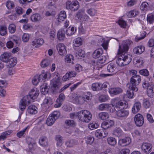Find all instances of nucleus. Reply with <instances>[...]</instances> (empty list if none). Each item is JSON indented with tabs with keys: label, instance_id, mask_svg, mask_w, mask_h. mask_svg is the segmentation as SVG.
<instances>
[{
	"label": "nucleus",
	"instance_id": "obj_49",
	"mask_svg": "<svg viewBox=\"0 0 154 154\" xmlns=\"http://www.w3.org/2000/svg\"><path fill=\"white\" fill-rule=\"evenodd\" d=\"M87 12L91 16H95L97 13V10L94 8H90L87 10Z\"/></svg>",
	"mask_w": 154,
	"mask_h": 154
},
{
	"label": "nucleus",
	"instance_id": "obj_16",
	"mask_svg": "<svg viewBox=\"0 0 154 154\" xmlns=\"http://www.w3.org/2000/svg\"><path fill=\"white\" fill-rule=\"evenodd\" d=\"M11 53L8 52H5L2 54L0 57V59L3 62L6 63L11 58Z\"/></svg>",
	"mask_w": 154,
	"mask_h": 154
},
{
	"label": "nucleus",
	"instance_id": "obj_51",
	"mask_svg": "<svg viewBox=\"0 0 154 154\" xmlns=\"http://www.w3.org/2000/svg\"><path fill=\"white\" fill-rule=\"evenodd\" d=\"M140 74L144 76H148L149 74V72L148 70L146 69H143L139 71Z\"/></svg>",
	"mask_w": 154,
	"mask_h": 154
},
{
	"label": "nucleus",
	"instance_id": "obj_46",
	"mask_svg": "<svg viewBox=\"0 0 154 154\" xmlns=\"http://www.w3.org/2000/svg\"><path fill=\"white\" fill-rule=\"evenodd\" d=\"M7 33V27L4 26H0V34L2 36L5 35Z\"/></svg>",
	"mask_w": 154,
	"mask_h": 154
},
{
	"label": "nucleus",
	"instance_id": "obj_21",
	"mask_svg": "<svg viewBox=\"0 0 154 154\" xmlns=\"http://www.w3.org/2000/svg\"><path fill=\"white\" fill-rule=\"evenodd\" d=\"M143 88L146 89L149 88H152L154 86L152 83L148 81V79H145L142 81Z\"/></svg>",
	"mask_w": 154,
	"mask_h": 154
},
{
	"label": "nucleus",
	"instance_id": "obj_34",
	"mask_svg": "<svg viewBox=\"0 0 154 154\" xmlns=\"http://www.w3.org/2000/svg\"><path fill=\"white\" fill-rule=\"evenodd\" d=\"M76 73L75 71H71L69 72H67L63 76V78L64 81H66L67 79L72 77H74L76 76Z\"/></svg>",
	"mask_w": 154,
	"mask_h": 154
},
{
	"label": "nucleus",
	"instance_id": "obj_56",
	"mask_svg": "<svg viewBox=\"0 0 154 154\" xmlns=\"http://www.w3.org/2000/svg\"><path fill=\"white\" fill-rule=\"evenodd\" d=\"M84 10H80L79 11L76 15V17H77L78 19L81 20L82 18L83 15L84 13Z\"/></svg>",
	"mask_w": 154,
	"mask_h": 154
},
{
	"label": "nucleus",
	"instance_id": "obj_22",
	"mask_svg": "<svg viewBox=\"0 0 154 154\" xmlns=\"http://www.w3.org/2000/svg\"><path fill=\"white\" fill-rule=\"evenodd\" d=\"M141 103L140 102L135 103L132 109V111L133 113L137 112L140 109Z\"/></svg>",
	"mask_w": 154,
	"mask_h": 154
},
{
	"label": "nucleus",
	"instance_id": "obj_59",
	"mask_svg": "<svg viewBox=\"0 0 154 154\" xmlns=\"http://www.w3.org/2000/svg\"><path fill=\"white\" fill-rule=\"evenodd\" d=\"M102 132H103V131L101 130H97L95 132V135L97 138H100L102 137Z\"/></svg>",
	"mask_w": 154,
	"mask_h": 154
},
{
	"label": "nucleus",
	"instance_id": "obj_57",
	"mask_svg": "<svg viewBox=\"0 0 154 154\" xmlns=\"http://www.w3.org/2000/svg\"><path fill=\"white\" fill-rule=\"evenodd\" d=\"M65 96L63 93H61L59 95L58 98L57 99L56 102H62L65 99Z\"/></svg>",
	"mask_w": 154,
	"mask_h": 154
},
{
	"label": "nucleus",
	"instance_id": "obj_26",
	"mask_svg": "<svg viewBox=\"0 0 154 154\" xmlns=\"http://www.w3.org/2000/svg\"><path fill=\"white\" fill-rule=\"evenodd\" d=\"M145 50V48L142 46H139L135 47L133 49V52L134 54H139L143 53Z\"/></svg>",
	"mask_w": 154,
	"mask_h": 154
},
{
	"label": "nucleus",
	"instance_id": "obj_29",
	"mask_svg": "<svg viewBox=\"0 0 154 154\" xmlns=\"http://www.w3.org/2000/svg\"><path fill=\"white\" fill-rule=\"evenodd\" d=\"M41 18V16L38 13L32 14L30 17L31 21L35 22H37L40 21Z\"/></svg>",
	"mask_w": 154,
	"mask_h": 154
},
{
	"label": "nucleus",
	"instance_id": "obj_60",
	"mask_svg": "<svg viewBox=\"0 0 154 154\" xmlns=\"http://www.w3.org/2000/svg\"><path fill=\"white\" fill-rule=\"evenodd\" d=\"M15 10L18 15H20L23 13L24 11L22 8L20 7H16Z\"/></svg>",
	"mask_w": 154,
	"mask_h": 154
},
{
	"label": "nucleus",
	"instance_id": "obj_5",
	"mask_svg": "<svg viewBox=\"0 0 154 154\" xmlns=\"http://www.w3.org/2000/svg\"><path fill=\"white\" fill-rule=\"evenodd\" d=\"M51 77L50 73L48 72H45L44 71H42L41 74L39 76H35L32 80L33 84L35 85H37L39 82H42L43 80L46 79L50 78Z\"/></svg>",
	"mask_w": 154,
	"mask_h": 154
},
{
	"label": "nucleus",
	"instance_id": "obj_23",
	"mask_svg": "<svg viewBox=\"0 0 154 154\" xmlns=\"http://www.w3.org/2000/svg\"><path fill=\"white\" fill-rule=\"evenodd\" d=\"M17 60L16 57L11 58L7 63H8L7 67L8 68H11L14 66L16 64Z\"/></svg>",
	"mask_w": 154,
	"mask_h": 154
},
{
	"label": "nucleus",
	"instance_id": "obj_64",
	"mask_svg": "<svg viewBox=\"0 0 154 154\" xmlns=\"http://www.w3.org/2000/svg\"><path fill=\"white\" fill-rule=\"evenodd\" d=\"M130 150L128 149H123L120 150L118 154H129Z\"/></svg>",
	"mask_w": 154,
	"mask_h": 154
},
{
	"label": "nucleus",
	"instance_id": "obj_37",
	"mask_svg": "<svg viewBox=\"0 0 154 154\" xmlns=\"http://www.w3.org/2000/svg\"><path fill=\"white\" fill-rule=\"evenodd\" d=\"M139 12L136 10H132L128 12L127 14V16L129 17H135L138 15Z\"/></svg>",
	"mask_w": 154,
	"mask_h": 154
},
{
	"label": "nucleus",
	"instance_id": "obj_17",
	"mask_svg": "<svg viewBox=\"0 0 154 154\" xmlns=\"http://www.w3.org/2000/svg\"><path fill=\"white\" fill-rule=\"evenodd\" d=\"M109 93L111 96L116 95L122 92V90L120 88H112L109 89Z\"/></svg>",
	"mask_w": 154,
	"mask_h": 154
},
{
	"label": "nucleus",
	"instance_id": "obj_40",
	"mask_svg": "<svg viewBox=\"0 0 154 154\" xmlns=\"http://www.w3.org/2000/svg\"><path fill=\"white\" fill-rule=\"evenodd\" d=\"M77 144V142L76 140L73 139L69 140L67 141L65 144L67 147H72L74 146Z\"/></svg>",
	"mask_w": 154,
	"mask_h": 154
},
{
	"label": "nucleus",
	"instance_id": "obj_62",
	"mask_svg": "<svg viewBox=\"0 0 154 154\" xmlns=\"http://www.w3.org/2000/svg\"><path fill=\"white\" fill-rule=\"evenodd\" d=\"M114 105L116 108H120L123 106L124 103L121 101H116Z\"/></svg>",
	"mask_w": 154,
	"mask_h": 154
},
{
	"label": "nucleus",
	"instance_id": "obj_12",
	"mask_svg": "<svg viewBox=\"0 0 154 154\" xmlns=\"http://www.w3.org/2000/svg\"><path fill=\"white\" fill-rule=\"evenodd\" d=\"M99 109L102 111L107 110L110 112H113L115 109L114 106H113L106 103L101 104L99 106Z\"/></svg>",
	"mask_w": 154,
	"mask_h": 154
},
{
	"label": "nucleus",
	"instance_id": "obj_19",
	"mask_svg": "<svg viewBox=\"0 0 154 154\" xmlns=\"http://www.w3.org/2000/svg\"><path fill=\"white\" fill-rule=\"evenodd\" d=\"M103 53V50L102 48H98L94 51L92 56L94 58H97L100 57Z\"/></svg>",
	"mask_w": 154,
	"mask_h": 154
},
{
	"label": "nucleus",
	"instance_id": "obj_18",
	"mask_svg": "<svg viewBox=\"0 0 154 154\" xmlns=\"http://www.w3.org/2000/svg\"><path fill=\"white\" fill-rule=\"evenodd\" d=\"M114 124L113 120H110L103 122L101 125V127L104 129H106L112 126Z\"/></svg>",
	"mask_w": 154,
	"mask_h": 154
},
{
	"label": "nucleus",
	"instance_id": "obj_41",
	"mask_svg": "<svg viewBox=\"0 0 154 154\" xmlns=\"http://www.w3.org/2000/svg\"><path fill=\"white\" fill-rule=\"evenodd\" d=\"M98 99L100 102H103L108 101L109 99V98L107 95L102 94L99 97Z\"/></svg>",
	"mask_w": 154,
	"mask_h": 154
},
{
	"label": "nucleus",
	"instance_id": "obj_28",
	"mask_svg": "<svg viewBox=\"0 0 154 154\" xmlns=\"http://www.w3.org/2000/svg\"><path fill=\"white\" fill-rule=\"evenodd\" d=\"M65 31L64 29L60 30L57 33V37L58 39L60 40H62L65 38Z\"/></svg>",
	"mask_w": 154,
	"mask_h": 154
},
{
	"label": "nucleus",
	"instance_id": "obj_61",
	"mask_svg": "<svg viewBox=\"0 0 154 154\" xmlns=\"http://www.w3.org/2000/svg\"><path fill=\"white\" fill-rule=\"evenodd\" d=\"M7 8L9 9H11L14 7V2L12 1H8L6 4Z\"/></svg>",
	"mask_w": 154,
	"mask_h": 154
},
{
	"label": "nucleus",
	"instance_id": "obj_13",
	"mask_svg": "<svg viewBox=\"0 0 154 154\" xmlns=\"http://www.w3.org/2000/svg\"><path fill=\"white\" fill-rule=\"evenodd\" d=\"M131 142V139L128 137L119 139L118 141V144L119 146L124 147L128 145Z\"/></svg>",
	"mask_w": 154,
	"mask_h": 154
},
{
	"label": "nucleus",
	"instance_id": "obj_50",
	"mask_svg": "<svg viewBox=\"0 0 154 154\" xmlns=\"http://www.w3.org/2000/svg\"><path fill=\"white\" fill-rule=\"evenodd\" d=\"M85 140L87 143L91 144L94 140V138L91 136H88L86 138Z\"/></svg>",
	"mask_w": 154,
	"mask_h": 154
},
{
	"label": "nucleus",
	"instance_id": "obj_1",
	"mask_svg": "<svg viewBox=\"0 0 154 154\" xmlns=\"http://www.w3.org/2000/svg\"><path fill=\"white\" fill-rule=\"evenodd\" d=\"M39 93L38 90L36 88H34L31 90L28 95L20 100L19 105L20 109L21 111H23L26 109L27 102L28 104L33 102V100L37 98Z\"/></svg>",
	"mask_w": 154,
	"mask_h": 154
},
{
	"label": "nucleus",
	"instance_id": "obj_58",
	"mask_svg": "<svg viewBox=\"0 0 154 154\" xmlns=\"http://www.w3.org/2000/svg\"><path fill=\"white\" fill-rule=\"evenodd\" d=\"M98 124L95 122L90 123L88 125V128L91 130L97 128L98 127Z\"/></svg>",
	"mask_w": 154,
	"mask_h": 154
},
{
	"label": "nucleus",
	"instance_id": "obj_31",
	"mask_svg": "<svg viewBox=\"0 0 154 154\" xmlns=\"http://www.w3.org/2000/svg\"><path fill=\"white\" fill-rule=\"evenodd\" d=\"M76 30V28L75 29L73 27H69L65 30L67 35L70 36L74 34Z\"/></svg>",
	"mask_w": 154,
	"mask_h": 154
},
{
	"label": "nucleus",
	"instance_id": "obj_25",
	"mask_svg": "<svg viewBox=\"0 0 154 154\" xmlns=\"http://www.w3.org/2000/svg\"><path fill=\"white\" fill-rule=\"evenodd\" d=\"M92 97L91 93L89 92L83 93L82 95V99L84 101H89L91 100Z\"/></svg>",
	"mask_w": 154,
	"mask_h": 154
},
{
	"label": "nucleus",
	"instance_id": "obj_48",
	"mask_svg": "<svg viewBox=\"0 0 154 154\" xmlns=\"http://www.w3.org/2000/svg\"><path fill=\"white\" fill-rule=\"evenodd\" d=\"M98 58L97 60V63L98 64L103 63L106 62V57L105 56H101Z\"/></svg>",
	"mask_w": 154,
	"mask_h": 154
},
{
	"label": "nucleus",
	"instance_id": "obj_35",
	"mask_svg": "<svg viewBox=\"0 0 154 154\" xmlns=\"http://www.w3.org/2000/svg\"><path fill=\"white\" fill-rule=\"evenodd\" d=\"M12 131L8 130L2 133L0 135V141L4 140L7 137V136L12 132Z\"/></svg>",
	"mask_w": 154,
	"mask_h": 154
},
{
	"label": "nucleus",
	"instance_id": "obj_4",
	"mask_svg": "<svg viewBox=\"0 0 154 154\" xmlns=\"http://www.w3.org/2000/svg\"><path fill=\"white\" fill-rule=\"evenodd\" d=\"M141 81L140 76L139 75L132 76L130 79V83L127 85V87L129 89H132L135 92L138 91L136 86L140 83Z\"/></svg>",
	"mask_w": 154,
	"mask_h": 154
},
{
	"label": "nucleus",
	"instance_id": "obj_55",
	"mask_svg": "<svg viewBox=\"0 0 154 154\" xmlns=\"http://www.w3.org/2000/svg\"><path fill=\"white\" fill-rule=\"evenodd\" d=\"M153 87L152 88H149L146 89L147 90V94L148 96L151 98H152L154 95L153 91Z\"/></svg>",
	"mask_w": 154,
	"mask_h": 154
},
{
	"label": "nucleus",
	"instance_id": "obj_63",
	"mask_svg": "<svg viewBox=\"0 0 154 154\" xmlns=\"http://www.w3.org/2000/svg\"><path fill=\"white\" fill-rule=\"evenodd\" d=\"M44 103L48 105H50L52 104L51 99L48 97H46L44 100Z\"/></svg>",
	"mask_w": 154,
	"mask_h": 154
},
{
	"label": "nucleus",
	"instance_id": "obj_42",
	"mask_svg": "<svg viewBox=\"0 0 154 154\" xmlns=\"http://www.w3.org/2000/svg\"><path fill=\"white\" fill-rule=\"evenodd\" d=\"M107 142L108 144L112 146H114L116 143L115 139L112 137L108 138L107 139Z\"/></svg>",
	"mask_w": 154,
	"mask_h": 154
},
{
	"label": "nucleus",
	"instance_id": "obj_20",
	"mask_svg": "<svg viewBox=\"0 0 154 154\" xmlns=\"http://www.w3.org/2000/svg\"><path fill=\"white\" fill-rule=\"evenodd\" d=\"M134 63L135 66L138 67H142L143 66V58L141 57L136 58L134 59Z\"/></svg>",
	"mask_w": 154,
	"mask_h": 154
},
{
	"label": "nucleus",
	"instance_id": "obj_36",
	"mask_svg": "<svg viewBox=\"0 0 154 154\" xmlns=\"http://www.w3.org/2000/svg\"><path fill=\"white\" fill-rule=\"evenodd\" d=\"M66 12L63 11H60L59 14L58 18V21L60 22L61 20H63L66 17Z\"/></svg>",
	"mask_w": 154,
	"mask_h": 154
},
{
	"label": "nucleus",
	"instance_id": "obj_43",
	"mask_svg": "<svg viewBox=\"0 0 154 154\" xmlns=\"http://www.w3.org/2000/svg\"><path fill=\"white\" fill-rule=\"evenodd\" d=\"M74 45L75 47H79L82 45V41L81 38L78 37L75 39L74 41Z\"/></svg>",
	"mask_w": 154,
	"mask_h": 154
},
{
	"label": "nucleus",
	"instance_id": "obj_53",
	"mask_svg": "<svg viewBox=\"0 0 154 154\" xmlns=\"http://www.w3.org/2000/svg\"><path fill=\"white\" fill-rule=\"evenodd\" d=\"M143 106L145 108H149L150 106V103L146 99H145L143 100Z\"/></svg>",
	"mask_w": 154,
	"mask_h": 154
},
{
	"label": "nucleus",
	"instance_id": "obj_24",
	"mask_svg": "<svg viewBox=\"0 0 154 154\" xmlns=\"http://www.w3.org/2000/svg\"><path fill=\"white\" fill-rule=\"evenodd\" d=\"M37 107L35 105H31L27 108V111L28 113L32 114H35L37 112Z\"/></svg>",
	"mask_w": 154,
	"mask_h": 154
},
{
	"label": "nucleus",
	"instance_id": "obj_38",
	"mask_svg": "<svg viewBox=\"0 0 154 154\" xmlns=\"http://www.w3.org/2000/svg\"><path fill=\"white\" fill-rule=\"evenodd\" d=\"M98 117L100 119L105 120L109 118V115L107 112H101L98 114Z\"/></svg>",
	"mask_w": 154,
	"mask_h": 154
},
{
	"label": "nucleus",
	"instance_id": "obj_27",
	"mask_svg": "<svg viewBox=\"0 0 154 154\" xmlns=\"http://www.w3.org/2000/svg\"><path fill=\"white\" fill-rule=\"evenodd\" d=\"M39 142L40 144L43 146H46L48 144V139L45 136H42L40 138Z\"/></svg>",
	"mask_w": 154,
	"mask_h": 154
},
{
	"label": "nucleus",
	"instance_id": "obj_52",
	"mask_svg": "<svg viewBox=\"0 0 154 154\" xmlns=\"http://www.w3.org/2000/svg\"><path fill=\"white\" fill-rule=\"evenodd\" d=\"M55 139L57 141V145L59 146L63 140L62 137L61 136L59 135L56 136Z\"/></svg>",
	"mask_w": 154,
	"mask_h": 154
},
{
	"label": "nucleus",
	"instance_id": "obj_47",
	"mask_svg": "<svg viewBox=\"0 0 154 154\" xmlns=\"http://www.w3.org/2000/svg\"><path fill=\"white\" fill-rule=\"evenodd\" d=\"M146 32L145 31H143L142 32V33L140 34V36H139L138 35L136 36L135 38V41L137 42L144 38L146 36Z\"/></svg>",
	"mask_w": 154,
	"mask_h": 154
},
{
	"label": "nucleus",
	"instance_id": "obj_30",
	"mask_svg": "<svg viewBox=\"0 0 154 154\" xmlns=\"http://www.w3.org/2000/svg\"><path fill=\"white\" fill-rule=\"evenodd\" d=\"M51 62L49 59H45L42 61L41 66L42 68L47 67L51 65Z\"/></svg>",
	"mask_w": 154,
	"mask_h": 154
},
{
	"label": "nucleus",
	"instance_id": "obj_6",
	"mask_svg": "<svg viewBox=\"0 0 154 154\" xmlns=\"http://www.w3.org/2000/svg\"><path fill=\"white\" fill-rule=\"evenodd\" d=\"M56 76L57 77H55L51 81V83L52 90L54 93H56L58 92L57 90L61 86V84L60 81L58 74H57Z\"/></svg>",
	"mask_w": 154,
	"mask_h": 154
},
{
	"label": "nucleus",
	"instance_id": "obj_44",
	"mask_svg": "<svg viewBox=\"0 0 154 154\" xmlns=\"http://www.w3.org/2000/svg\"><path fill=\"white\" fill-rule=\"evenodd\" d=\"M65 62L69 63L72 62L74 59L72 55L71 54H68L65 56Z\"/></svg>",
	"mask_w": 154,
	"mask_h": 154
},
{
	"label": "nucleus",
	"instance_id": "obj_11",
	"mask_svg": "<svg viewBox=\"0 0 154 154\" xmlns=\"http://www.w3.org/2000/svg\"><path fill=\"white\" fill-rule=\"evenodd\" d=\"M134 121L136 125L137 126H142L144 123L143 117L142 115L139 113L135 116Z\"/></svg>",
	"mask_w": 154,
	"mask_h": 154
},
{
	"label": "nucleus",
	"instance_id": "obj_8",
	"mask_svg": "<svg viewBox=\"0 0 154 154\" xmlns=\"http://www.w3.org/2000/svg\"><path fill=\"white\" fill-rule=\"evenodd\" d=\"M79 2L76 0L72 2L68 1L66 3V8L72 11H76L79 9Z\"/></svg>",
	"mask_w": 154,
	"mask_h": 154
},
{
	"label": "nucleus",
	"instance_id": "obj_3",
	"mask_svg": "<svg viewBox=\"0 0 154 154\" xmlns=\"http://www.w3.org/2000/svg\"><path fill=\"white\" fill-rule=\"evenodd\" d=\"M78 118L81 122H88L91 119L92 115L86 110H82L78 112Z\"/></svg>",
	"mask_w": 154,
	"mask_h": 154
},
{
	"label": "nucleus",
	"instance_id": "obj_54",
	"mask_svg": "<svg viewBox=\"0 0 154 154\" xmlns=\"http://www.w3.org/2000/svg\"><path fill=\"white\" fill-rule=\"evenodd\" d=\"M147 21L150 24L152 23L154 21V15L152 14H149L147 17Z\"/></svg>",
	"mask_w": 154,
	"mask_h": 154
},
{
	"label": "nucleus",
	"instance_id": "obj_32",
	"mask_svg": "<svg viewBox=\"0 0 154 154\" xmlns=\"http://www.w3.org/2000/svg\"><path fill=\"white\" fill-rule=\"evenodd\" d=\"M48 87L49 85L47 84L41 85L40 87V91L41 93L44 95L48 93L49 91Z\"/></svg>",
	"mask_w": 154,
	"mask_h": 154
},
{
	"label": "nucleus",
	"instance_id": "obj_9",
	"mask_svg": "<svg viewBox=\"0 0 154 154\" xmlns=\"http://www.w3.org/2000/svg\"><path fill=\"white\" fill-rule=\"evenodd\" d=\"M132 44V42L130 40H126L124 43L119 45V54L126 53L129 48V45Z\"/></svg>",
	"mask_w": 154,
	"mask_h": 154
},
{
	"label": "nucleus",
	"instance_id": "obj_14",
	"mask_svg": "<svg viewBox=\"0 0 154 154\" xmlns=\"http://www.w3.org/2000/svg\"><path fill=\"white\" fill-rule=\"evenodd\" d=\"M152 147V146L151 144L143 143L141 146V149L144 152L147 154L150 152Z\"/></svg>",
	"mask_w": 154,
	"mask_h": 154
},
{
	"label": "nucleus",
	"instance_id": "obj_45",
	"mask_svg": "<svg viewBox=\"0 0 154 154\" xmlns=\"http://www.w3.org/2000/svg\"><path fill=\"white\" fill-rule=\"evenodd\" d=\"M8 30L11 33H14L16 31V26L14 24H10L8 26Z\"/></svg>",
	"mask_w": 154,
	"mask_h": 154
},
{
	"label": "nucleus",
	"instance_id": "obj_15",
	"mask_svg": "<svg viewBox=\"0 0 154 154\" xmlns=\"http://www.w3.org/2000/svg\"><path fill=\"white\" fill-rule=\"evenodd\" d=\"M57 48L60 55L63 56L66 54V50L63 44L61 43L58 44L57 45Z\"/></svg>",
	"mask_w": 154,
	"mask_h": 154
},
{
	"label": "nucleus",
	"instance_id": "obj_10",
	"mask_svg": "<svg viewBox=\"0 0 154 154\" xmlns=\"http://www.w3.org/2000/svg\"><path fill=\"white\" fill-rule=\"evenodd\" d=\"M129 114V111L125 109H118L116 112V114L118 119L121 120L125 119Z\"/></svg>",
	"mask_w": 154,
	"mask_h": 154
},
{
	"label": "nucleus",
	"instance_id": "obj_39",
	"mask_svg": "<svg viewBox=\"0 0 154 154\" xmlns=\"http://www.w3.org/2000/svg\"><path fill=\"white\" fill-rule=\"evenodd\" d=\"M116 69L115 64L112 63L108 64L107 67V70L109 72H113Z\"/></svg>",
	"mask_w": 154,
	"mask_h": 154
},
{
	"label": "nucleus",
	"instance_id": "obj_2",
	"mask_svg": "<svg viewBox=\"0 0 154 154\" xmlns=\"http://www.w3.org/2000/svg\"><path fill=\"white\" fill-rule=\"evenodd\" d=\"M121 54L122 55L119 57L117 60L116 63L119 66H123L128 64L131 61L132 57L130 54H128L126 53H124ZM119 54V52L118 54Z\"/></svg>",
	"mask_w": 154,
	"mask_h": 154
},
{
	"label": "nucleus",
	"instance_id": "obj_7",
	"mask_svg": "<svg viewBox=\"0 0 154 154\" xmlns=\"http://www.w3.org/2000/svg\"><path fill=\"white\" fill-rule=\"evenodd\" d=\"M60 115V112L58 111L53 112L48 118L46 121L47 124L48 126L52 125L55 121L58 119Z\"/></svg>",
	"mask_w": 154,
	"mask_h": 154
},
{
	"label": "nucleus",
	"instance_id": "obj_33",
	"mask_svg": "<svg viewBox=\"0 0 154 154\" xmlns=\"http://www.w3.org/2000/svg\"><path fill=\"white\" fill-rule=\"evenodd\" d=\"M91 88L93 91H98L101 90V83L99 82H96L92 84Z\"/></svg>",
	"mask_w": 154,
	"mask_h": 154
}]
</instances>
